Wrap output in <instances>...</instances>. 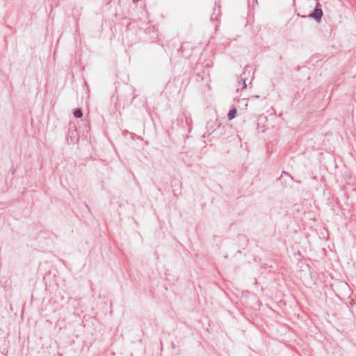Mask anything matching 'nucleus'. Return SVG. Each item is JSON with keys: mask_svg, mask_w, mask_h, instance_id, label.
Masks as SVG:
<instances>
[{"mask_svg": "<svg viewBox=\"0 0 356 356\" xmlns=\"http://www.w3.org/2000/svg\"><path fill=\"white\" fill-rule=\"evenodd\" d=\"M323 10L321 8V4L317 3L314 10L309 15V17L316 19L318 22H321L323 16Z\"/></svg>", "mask_w": 356, "mask_h": 356, "instance_id": "obj_1", "label": "nucleus"}, {"mask_svg": "<svg viewBox=\"0 0 356 356\" xmlns=\"http://www.w3.org/2000/svg\"><path fill=\"white\" fill-rule=\"evenodd\" d=\"M74 115L77 118H81L83 116V112H82L81 109H80V108L75 109L74 111Z\"/></svg>", "mask_w": 356, "mask_h": 356, "instance_id": "obj_3", "label": "nucleus"}, {"mask_svg": "<svg viewBox=\"0 0 356 356\" xmlns=\"http://www.w3.org/2000/svg\"><path fill=\"white\" fill-rule=\"evenodd\" d=\"M238 85L241 86V89H244L246 88L247 85L243 78H241V80L238 81Z\"/></svg>", "mask_w": 356, "mask_h": 356, "instance_id": "obj_4", "label": "nucleus"}, {"mask_svg": "<svg viewBox=\"0 0 356 356\" xmlns=\"http://www.w3.org/2000/svg\"><path fill=\"white\" fill-rule=\"evenodd\" d=\"M237 110L235 107L231 108L227 114V118L229 120L234 119L236 115Z\"/></svg>", "mask_w": 356, "mask_h": 356, "instance_id": "obj_2", "label": "nucleus"}]
</instances>
